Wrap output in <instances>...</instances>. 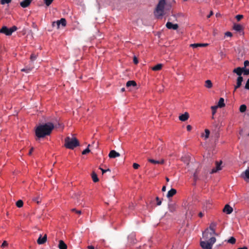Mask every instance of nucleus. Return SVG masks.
I'll return each instance as SVG.
<instances>
[{
  "label": "nucleus",
  "instance_id": "57",
  "mask_svg": "<svg viewBox=\"0 0 249 249\" xmlns=\"http://www.w3.org/2000/svg\"><path fill=\"white\" fill-rule=\"evenodd\" d=\"M208 230L207 229V230H206V231H205L203 233V236H204H204H206V235L207 234V231Z\"/></svg>",
  "mask_w": 249,
  "mask_h": 249
},
{
  "label": "nucleus",
  "instance_id": "47",
  "mask_svg": "<svg viewBox=\"0 0 249 249\" xmlns=\"http://www.w3.org/2000/svg\"><path fill=\"white\" fill-rule=\"evenodd\" d=\"M225 36H226L231 37L232 36V34L230 32H227L225 33Z\"/></svg>",
  "mask_w": 249,
  "mask_h": 249
},
{
  "label": "nucleus",
  "instance_id": "16",
  "mask_svg": "<svg viewBox=\"0 0 249 249\" xmlns=\"http://www.w3.org/2000/svg\"><path fill=\"white\" fill-rule=\"evenodd\" d=\"M242 177L246 180H249V167L241 175Z\"/></svg>",
  "mask_w": 249,
  "mask_h": 249
},
{
  "label": "nucleus",
  "instance_id": "3",
  "mask_svg": "<svg viewBox=\"0 0 249 249\" xmlns=\"http://www.w3.org/2000/svg\"><path fill=\"white\" fill-rule=\"evenodd\" d=\"M79 144V142L75 137H67L65 139V146L67 148L73 149Z\"/></svg>",
  "mask_w": 249,
  "mask_h": 249
},
{
  "label": "nucleus",
  "instance_id": "37",
  "mask_svg": "<svg viewBox=\"0 0 249 249\" xmlns=\"http://www.w3.org/2000/svg\"><path fill=\"white\" fill-rule=\"evenodd\" d=\"M23 202L21 200H18V201H17L16 206L18 208H21L23 206Z\"/></svg>",
  "mask_w": 249,
  "mask_h": 249
},
{
  "label": "nucleus",
  "instance_id": "10",
  "mask_svg": "<svg viewBox=\"0 0 249 249\" xmlns=\"http://www.w3.org/2000/svg\"><path fill=\"white\" fill-rule=\"evenodd\" d=\"M244 67H237L233 70V72L236 73L239 76H241L242 73L244 74Z\"/></svg>",
  "mask_w": 249,
  "mask_h": 249
},
{
  "label": "nucleus",
  "instance_id": "23",
  "mask_svg": "<svg viewBox=\"0 0 249 249\" xmlns=\"http://www.w3.org/2000/svg\"><path fill=\"white\" fill-rule=\"evenodd\" d=\"M212 204V200L211 199H208L205 201L204 206L206 207V209H210Z\"/></svg>",
  "mask_w": 249,
  "mask_h": 249
},
{
  "label": "nucleus",
  "instance_id": "48",
  "mask_svg": "<svg viewBox=\"0 0 249 249\" xmlns=\"http://www.w3.org/2000/svg\"><path fill=\"white\" fill-rule=\"evenodd\" d=\"M245 88L247 89H249V78L247 81V83L245 86Z\"/></svg>",
  "mask_w": 249,
  "mask_h": 249
},
{
  "label": "nucleus",
  "instance_id": "28",
  "mask_svg": "<svg viewBox=\"0 0 249 249\" xmlns=\"http://www.w3.org/2000/svg\"><path fill=\"white\" fill-rule=\"evenodd\" d=\"M162 67V65L161 64H158L156 65H155V66L153 67L151 69L153 71H160Z\"/></svg>",
  "mask_w": 249,
  "mask_h": 249
},
{
  "label": "nucleus",
  "instance_id": "61",
  "mask_svg": "<svg viewBox=\"0 0 249 249\" xmlns=\"http://www.w3.org/2000/svg\"><path fill=\"white\" fill-rule=\"evenodd\" d=\"M166 180H167V181H169V178H166Z\"/></svg>",
  "mask_w": 249,
  "mask_h": 249
},
{
  "label": "nucleus",
  "instance_id": "53",
  "mask_svg": "<svg viewBox=\"0 0 249 249\" xmlns=\"http://www.w3.org/2000/svg\"><path fill=\"white\" fill-rule=\"evenodd\" d=\"M33 150H34V148H33V147H32V148L30 149V151H29V152L28 154H29V155H31L32 154V152H33Z\"/></svg>",
  "mask_w": 249,
  "mask_h": 249
},
{
  "label": "nucleus",
  "instance_id": "12",
  "mask_svg": "<svg viewBox=\"0 0 249 249\" xmlns=\"http://www.w3.org/2000/svg\"><path fill=\"white\" fill-rule=\"evenodd\" d=\"M189 118V114L188 112H186L179 116V120L182 122L187 121Z\"/></svg>",
  "mask_w": 249,
  "mask_h": 249
},
{
  "label": "nucleus",
  "instance_id": "43",
  "mask_svg": "<svg viewBox=\"0 0 249 249\" xmlns=\"http://www.w3.org/2000/svg\"><path fill=\"white\" fill-rule=\"evenodd\" d=\"M243 18V16L242 15H237L235 17V18L238 21L240 20Z\"/></svg>",
  "mask_w": 249,
  "mask_h": 249
},
{
  "label": "nucleus",
  "instance_id": "31",
  "mask_svg": "<svg viewBox=\"0 0 249 249\" xmlns=\"http://www.w3.org/2000/svg\"><path fill=\"white\" fill-rule=\"evenodd\" d=\"M199 170L198 169H196L195 173H194V179L195 181H196L197 179H198V174Z\"/></svg>",
  "mask_w": 249,
  "mask_h": 249
},
{
  "label": "nucleus",
  "instance_id": "29",
  "mask_svg": "<svg viewBox=\"0 0 249 249\" xmlns=\"http://www.w3.org/2000/svg\"><path fill=\"white\" fill-rule=\"evenodd\" d=\"M91 177L92 180L94 182H97L99 181L98 178L96 173L94 172H93L91 174Z\"/></svg>",
  "mask_w": 249,
  "mask_h": 249
},
{
  "label": "nucleus",
  "instance_id": "26",
  "mask_svg": "<svg viewBox=\"0 0 249 249\" xmlns=\"http://www.w3.org/2000/svg\"><path fill=\"white\" fill-rule=\"evenodd\" d=\"M137 86L136 82L133 80H130L127 82L126 84V87L128 88L131 86L135 87Z\"/></svg>",
  "mask_w": 249,
  "mask_h": 249
},
{
  "label": "nucleus",
  "instance_id": "11",
  "mask_svg": "<svg viewBox=\"0 0 249 249\" xmlns=\"http://www.w3.org/2000/svg\"><path fill=\"white\" fill-rule=\"evenodd\" d=\"M244 75L249 74V61L246 60L244 62Z\"/></svg>",
  "mask_w": 249,
  "mask_h": 249
},
{
  "label": "nucleus",
  "instance_id": "15",
  "mask_svg": "<svg viewBox=\"0 0 249 249\" xmlns=\"http://www.w3.org/2000/svg\"><path fill=\"white\" fill-rule=\"evenodd\" d=\"M120 156V154L114 150H111L108 154V156L110 158H115Z\"/></svg>",
  "mask_w": 249,
  "mask_h": 249
},
{
  "label": "nucleus",
  "instance_id": "51",
  "mask_svg": "<svg viewBox=\"0 0 249 249\" xmlns=\"http://www.w3.org/2000/svg\"><path fill=\"white\" fill-rule=\"evenodd\" d=\"M133 62L135 64H137L138 63V60L136 56L134 57Z\"/></svg>",
  "mask_w": 249,
  "mask_h": 249
},
{
  "label": "nucleus",
  "instance_id": "20",
  "mask_svg": "<svg viewBox=\"0 0 249 249\" xmlns=\"http://www.w3.org/2000/svg\"><path fill=\"white\" fill-rule=\"evenodd\" d=\"M148 161H149L150 162H151L153 164H162L164 163V160L162 159L160 160H155L153 159H148Z\"/></svg>",
  "mask_w": 249,
  "mask_h": 249
},
{
  "label": "nucleus",
  "instance_id": "38",
  "mask_svg": "<svg viewBox=\"0 0 249 249\" xmlns=\"http://www.w3.org/2000/svg\"><path fill=\"white\" fill-rule=\"evenodd\" d=\"M12 0H0V3L2 5L5 4H9Z\"/></svg>",
  "mask_w": 249,
  "mask_h": 249
},
{
  "label": "nucleus",
  "instance_id": "21",
  "mask_svg": "<svg viewBox=\"0 0 249 249\" xmlns=\"http://www.w3.org/2000/svg\"><path fill=\"white\" fill-rule=\"evenodd\" d=\"M177 193V191L176 189L172 188L171 190H170L167 194V197L169 198L171 197H172L173 196H174Z\"/></svg>",
  "mask_w": 249,
  "mask_h": 249
},
{
  "label": "nucleus",
  "instance_id": "9",
  "mask_svg": "<svg viewBox=\"0 0 249 249\" xmlns=\"http://www.w3.org/2000/svg\"><path fill=\"white\" fill-rule=\"evenodd\" d=\"M221 164H222L221 161H220L219 162H216L215 167L212 169V170L211 172V173L213 174V173L217 172L218 171L221 170L222 169Z\"/></svg>",
  "mask_w": 249,
  "mask_h": 249
},
{
  "label": "nucleus",
  "instance_id": "22",
  "mask_svg": "<svg viewBox=\"0 0 249 249\" xmlns=\"http://www.w3.org/2000/svg\"><path fill=\"white\" fill-rule=\"evenodd\" d=\"M233 29L237 32H240L243 30L242 26L238 24H234Z\"/></svg>",
  "mask_w": 249,
  "mask_h": 249
},
{
  "label": "nucleus",
  "instance_id": "7",
  "mask_svg": "<svg viewBox=\"0 0 249 249\" xmlns=\"http://www.w3.org/2000/svg\"><path fill=\"white\" fill-rule=\"evenodd\" d=\"M47 239V234H45L43 237L41 234H40L39 237H38L37 243L39 245H42L46 243Z\"/></svg>",
  "mask_w": 249,
  "mask_h": 249
},
{
  "label": "nucleus",
  "instance_id": "54",
  "mask_svg": "<svg viewBox=\"0 0 249 249\" xmlns=\"http://www.w3.org/2000/svg\"><path fill=\"white\" fill-rule=\"evenodd\" d=\"M198 216L199 217H202L204 216V214L202 213V212H200L199 213H198Z\"/></svg>",
  "mask_w": 249,
  "mask_h": 249
},
{
  "label": "nucleus",
  "instance_id": "50",
  "mask_svg": "<svg viewBox=\"0 0 249 249\" xmlns=\"http://www.w3.org/2000/svg\"><path fill=\"white\" fill-rule=\"evenodd\" d=\"M192 127L191 125L190 124L187 125L186 126L187 130L188 131H190L192 130Z\"/></svg>",
  "mask_w": 249,
  "mask_h": 249
},
{
  "label": "nucleus",
  "instance_id": "56",
  "mask_svg": "<svg viewBox=\"0 0 249 249\" xmlns=\"http://www.w3.org/2000/svg\"><path fill=\"white\" fill-rule=\"evenodd\" d=\"M213 14V13L212 11H211L210 13L209 14V15L207 16V18H210L211 17V16Z\"/></svg>",
  "mask_w": 249,
  "mask_h": 249
},
{
  "label": "nucleus",
  "instance_id": "8",
  "mask_svg": "<svg viewBox=\"0 0 249 249\" xmlns=\"http://www.w3.org/2000/svg\"><path fill=\"white\" fill-rule=\"evenodd\" d=\"M166 27L168 29L177 30L178 28V24H173L171 22H167L166 24Z\"/></svg>",
  "mask_w": 249,
  "mask_h": 249
},
{
  "label": "nucleus",
  "instance_id": "19",
  "mask_svg": "<svg viewBox=\"0 0 249 249\" xmlns=\"http://www.w3.org/2000/svg\"><path fill=\"white\" fill-rule=\"evenodd\" d=\"M243 78L242 76H238L237 79V83L236 85L235 86V90H236L237 89L239 88L242 84V82L243 81Z\"/></svg>",
  "mask_w": 249,
  "mask_h": 249
},
{
  "label": "nucleus",
  "instance_id": "62",
  "mask_svg": "<svg viewBox=\"0 0 249 249\" xmlns=\"http://www.w3.org/2000/svg\"><path fill=\"white\" fill-rule=\"evenodd\" d=\"M184 1H187V0H183Z\"/></svg>",
  "mask_w": 249,
  "mask_h": 249
},
{
  "label": "nucleus",
  "instance_id": "49",
  "mask_svg": "<svg viewBox=\"0 0 249 249\" xmlns=\"http://www.w3.org/2000/svg\"><path fill=\"white\" fill-rule=\"evenodd\" d=\"M72 211L75 212L76 213L80 214L81 213V211L80 210H76L75 209H72Z\"/></svg>",
  "mask_w": 249,
  "mask_h": 249
},
{
  "label": "nucleus",
  "instance_id": "6",
  "mask_svg": "<svg viewBox=\"0 0 249 249\" xmlns=\"http://www.w3.org/2000/svg\"><path fill=\"white\" fill-rule=\"evenodd\" d=\"M66 24L67 21L66 19L64 18H61L60 20H58L56 21H53L52 23V26H56L57 29H59L60 25L63 27H65L66 26Z\"/></svg>",
  "mask_w": 249,
  "mask_h": 249
},
{
  "label": "nucleus",
  "instance_id": "13",
  "mask_svg": "<svg viewBox=\"0 0 249 249\" xmlns=\"http://www.w3.org/2000/svg\"><path fill=\"white\" fill-rule=\"evenodd\" d=\"M232 211V208L228 204H226L223 209V212L228 214H231Z\"/></svg>",
  "mask_w": 249,
  "mask_h": 249
},
{
  "label": "nucleus",
  "instance_id": "33",
  "mask_svg": "<svg viewBox=\"0 0 249 249\" xmlns=\"http://www.w3.org/2000/svg\"><path fill=\"white\" fill-rule=\"evenodd\" d=\"M33 69V68L26 67L21 70V71L25 72L26 73H29Z\"/></svg>",
  "mask_w": 249,
  "mask_h": 249
},
{
  "label": "nucleus",
  "instance_id": "17",
  "mask_svg": "<svg viewBox=\"0 0 249 249\" xmlns=\"http://www.w3.org/2000/svg\"><path fill=\"white\" fill-rule=\"evenodd\" d=\"M178 208V205L176 203H171L169 204L168 209L169 212L173 213L175 212Z\"/></svg>",
  "mask_w": 249,
  "mask_h": 249
},
{
  "label": "nucleus",
  "instance_id": "32",
  "mask_svg": "<svg viewBox=\"0 0 249 249\" xmlns=\"http://www.w3.org/2000/svg\"><path fill=\"white\" fill-rule=\"evenodd\" d=\"M215 226V225L213 223L211 224V225L210 226V230L211 231V234H215V229H214Z\"/></svg>",
  "mask_w": 249,
  "mask_h": 249
},
{
  "label": "nucleus",
  "instance_id": "18",
  "mask_svg": "<svg viewBox=\"0 0 249 249\" xmlns=\"http://www.w3.org/2000/svg\"><path fill=\"white\" fill-rule=\"evenodd\" d=\"M208 45L207 43H194L190 44V47L193 48H196L198 47H206Z\"/></svg>",
  "mask_w": 249,
  "mask_h": 249
},
{
  "label": "nucleus",
  "instance_id": "36",
  "mask_svg": "<svg viewBox=\"0 0 249 249\" xmlns=\"http://www.w3.org/2000/svg\"><path fill=\"white\" fill-rule=\"evenodd\" d=\"M218 107L217 106H212L211 107V109H212V114H213V115H214L215 114V113L216 112V110H217Z\"/></svg>",
  "mask_w": 249,
  "mask_h": 249
},
{
  "label": "nucleus",
  "instance_id": "42",
  "mask_svg": "<svg viewBox=\"0 0 249 249\" xmlns=\"http://www.w3.org/2000/svg\"><path fill=\"white\" fill-rule=\"evenodd\" d=\"M8 245V244L7 242L6 241H4L1 245V247L2 248H4L6 247H7Z\"/></svg>",
  "mask_w": 249,
  "mask_h": 249
},
{
  "label": "nucleus",
  "instance_id": "1",
  "mask_svg": "<svg viewBox=\"0 0 249 249\" xmlns=\"http://www.w3.org/2000/svg\"><path fill=\"white\" fill-rule=\"evenodd\" d=\"M53 128V124L50 122L39 124L35 129L36 136L38 139L44 138L50 135Z\"/></svg>",
  "mask_w": 249,
  "mask_h": 249
},
{
  "label": "nucleus",
  "instance_id": "59",
  "mask_svg": "<svg viewBox=\"0 0 249 249\" xmlns=\"http://www.w3.org/2000/svg\"><path fill=\"white\" fill-rule=\"evenodd\" d=\"M237 249H248V248L246 247H243L242 248H240Z\"/></svg>",
  "mask_w": 249,
  "mask_h": 249
},
{
  "label": "nucleus",
  "instance_id": "35",
  "mask_svg": "<svg viewBox=\"0 0 249 249\" xmlns=\"http://www.w3.org/2000/svg\"><path fill=\"white\" fill-rule=\"evenodd\" d=\"M236 239L233 237H231L227 241V242L231 244H234L235 243Z\"/></svg>",
  "mask_w": 249,
  "mask_h": 249
},
{
  "label": "nucleus",
  "instance_id": "52",
  "mask_svg": "<svg viewBox=\"0 0 249 249\" xmlns=\"http://www.w3.org/2000/svg\"><path fill=\"white\" fill-rule=\"evenodd\" d=\"M39 198L38 197H34L33 198V200L34 201H36L37 203L40 202V201L38 200Z\"/></svg>",
  "mask_w": 249,
  "mask_h": 249
},
{
  "label": "nucleus",
  "instance_id": "41",
  "mask_svg": "<svg viewBox=\"0 0 249 249\" xmlns=\"http://www.w3.org/2000/svg\"><path fill=\"white\" fill-rule=\"evenodd\" d=\"M89 152H90V150L89 149V148H87L86 149H85L84 150H83L82 151V154L83 155H86V154L89 153Z\"/></svg>",
  "mask_w": 249,
  "mask_h": 249
},
{
  "label": "nucleus",
  "instance_id": "60",
  "mask_svg": "<svg viewBox=\"0 0 249 249\" xmlns=\"http://www.w3.org/2000/svg\"><path fill=\"white\" fill-rule=\"evenodd\" d=\"M124 90H125V89H124V88H122V89H121V91H124Z\"/></svg>",
  "mask_w": 249,
  "mask_h": 249
},
{
  "label": "nucleus",
  "instance_id": "24",
  "mask_svg": "<svg viewBox=\"0 0 249 249\" xmlns=\"http://www.w3.org/2000/svg\"><path fill=\"white\" fill-rule=\"evenodd\" d=\"M58 247L59 249H67V245L63 240H60L59 242Z\"/></svg>",
  "mask_w": 249,
  "mask_h": 249
},
{
  "label": "nucleus",
  "instance_id": "46",
  "mask_svg": "<svg viewBox=\"0 0 249 249\" xmlns=\"http://www.w3.org/2000/svg\"><path fill=\"white\" fill-rule=\"evenodd\" d=\"M140 167V165L137 163H134L133 164V167L135 169H138V168Z\"/></svg>",
  "mask_w": 249,
  "mask_h": 249
},
{
  "label": "nucleus",
  "instance_id": "44",
  "mask_svg": "<svg viewBox=\"0 0 249 249\" xmlns=\"http://www.w3.org/2000/svg\"><path fill=\"white\" fill-rule=\"evenodd\" d=\"M99 169L101 170L102 172V174H104V173H106L107 171H110L109 169H104L101 167L99 168Z\"/></svg>",
  "mask_w": 249,
  "mask_h": 249
},
{
  "label": "nucleus",
  "instance_id": "34",
  "mask_svg": "<svg viewBox=\"0 0 249 249\" xmlns=\"http://www.w3.org/2000/svg\"><path fill=\"white\" fill-rule=\"evenodd\" d=\"M247 109V107L245 105H242L239 107V110L241 113L245 112Z\"/></svg>",
  "mask_w": 249,
  "mask_h": 249
},
{
  "label": "nucleus",
  "instance_id": "5",
  "mask_svg": "<svg viewBox=\"0 0 249 249\" xmlns=\"http://www.w3.org/2000/svg\"><path fill=\"white\" fill-rule=\"evenodd\" d=\"M17 30V28L15 26H14L10 28H8L6 26H3L0 30V33L4 34L6 36H10Z\"/></svg>",
  "mask_w": 249,
  "mask_h": 249
},
{
  "label": "nucleus",
  "instance_id": "58",
  "mask_svg": "<svg viewBox=\"0 0 249 249\" xmlns=\"http://www.w3.org/2000/svg\"><path fill=\"white\" fill-rule=\"evenodd\" d=\"M166 190V187L163 186L162 188V191L164 192Z\"/></svg>",
  "mask_w": 249,
  "mask_h": 249
},
{
  "label": "nucleus",
  "instance_id": "4",
  "mask_svg": "<svg viewBox=\"0 0 249 249\" xmlns=\"http://www.w3.org/2000/svg\"><path fill=\"white\" fill-rule=\"evenodd\" d=\"M216 242V238L214 237L210 238L208 242L201 241L200 243V246L203 249H212L213 244Z\"/></svg>",
  "mask_w": 249,
  "mask_h": 249
},
{
  "label": "nucleus",
  "instance_id": "27",
  "mask_svg": "<svg viewBox=\"0 0 249 249\" xmlns=\"http://www.w3.org/2000/svg\"><path fill=\"white\" fill-rule=\"evenodd\" d=\"M225 104L224 103V99L223 98H220L219 100V101L218 102V105L217 106H218V107H225Z\"/></svg>",
  "mask_w": 249,
  "mask_h": 249
},
{
  "label": "nucleus",
  "instance_id": "30",
  "mask_svg": "<svg viewBox=\"0 0 249 249\" xmlns=\"http://www.w3.org/2000/svg\"><path fill=\"white\" fill-rule=\"evenodd\" d=\"M205 86L208 89H210L213 87V84L210 80H207L205 81Z\"/></svg>",
  "mask_w": 249,
  "mask_h": 249
},
{
  "label": "nucleus",
  "instance_id": "55",
  "mask_svg": "<svg viewBox=\"0 0 249 249\" xmlns=\"http://www.w3.org/2000/svg\"><path fill=\"white\" fill-rule=\"evenodd\" d=\"M88 249H95L94 247L92 246H89L88 247Z\"/></svg>",
  "mask_w": 249,
  "mask_h": 249
},
{
  "label": "nucleus",
  "instance_id": "39",
  "mask_svg": "<svg viewBox=\"0 0 249 249\" xmlns=\"http://www.w3.org/2000/svg\"><path fill=\"white\" fill-rule=\"evenodd\" d=\"M45 4L49 6L53 1V0H43Z\"/></svg>",
  "mask_w": 249,
  "mask_h": 249
},
{
  "label": "nucleus",
  "instance_id": "2",
  "mask_svg": "<svg viewBox=\"0 0 249 249\" xmlns=\"http://www.w3.org/2000/svg\"><path fill=\"white\" fill-rule=\"evenodd\" d=\"M175 3V0H160L154 11L155 17L158 18L162 17L164 14V8L166 3H167L168 9H169L171 8L172 4Z\"/></svg>",
  "mask_w": 249,
  "mask_h": 249
},
{
  "label": "nucleus",
  "instance_id": "45",
  "mask_svg": "<svg viewBox=\"0 0 249 249\" xmlns=\"http://www.w3.org/2000/svg\"><path fill=\"white\" fill-rule=\"evenodd\" d=\"M157 204L159 206L161 204V200L159 198V197H156Z\"/></svg>",
  "mask_w": 249,
  "mask_h": 249
},
{
  "label": "nucleus",
  "instance_id": "14",
  "mask_svg": "<svg viewBox=\"0 0 249 249\" xmlns=\"http://www.w3.org/2000/svg\"><path fill=\"white\" fill-rule=\"evenodd\" d=\"M33 0H24L20 3L22 8H26L30 5Z\"/></svg>",
  "mask_w": 249,
  "mask_h": 249
},
{
  "label": "nucleus",
  "instance_id": "40",
  "mask_svg": "<svg viewBox=\"0 0 249 249\" xmlns=\"http://www.w3.org/2000/svg\"><path fill=\"white\" fill-rule=\"evenodd\" d=\"M37 58V56L36 55L34 54V53H32L31 55V56H30V59L32 61H34L36 59V58Z\"/></svg>",
  "mask_w": 249,
  "mask_h": 249
},
{
  "label": "nucleus",
  "instance_id": "25",
  "mask_svg": "<svg viewBox=\"0 0 249 249\" xmlns=\"http://www.w3.org/2000/svg\"><path fill=\"white\" fill-rule=\"evenodd\" d=\"M210 131L208 129H206L205 130V134H204V133L201 134V137L204 138V139L206 140L209 138V135H210Z\"/></svg>",
  "mask_w": 249,
  "mask_h": 249
}]
</instances>
